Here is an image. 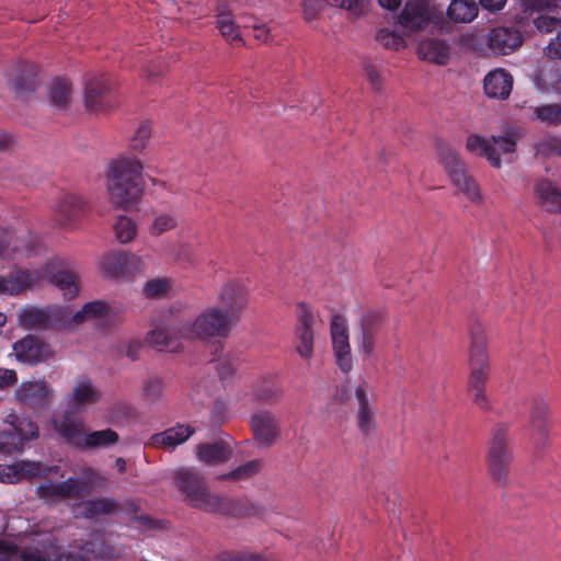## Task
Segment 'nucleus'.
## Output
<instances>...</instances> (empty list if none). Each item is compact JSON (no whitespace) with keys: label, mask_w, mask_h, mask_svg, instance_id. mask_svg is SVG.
I'll list each match as a JSON object with an SVG mask.
<instances>
[{"label":"nucleus","mask_w":561,"mask_h":561,"mask_svg":"<svg viewBox=\"0 0 561 561\" xmlns=\"http://www.w3.org/2000/svg\"><path fill=\"white\" fill-rule=\"evenodd\" d=\"M176 489L192 506L206 513L226 517L255 516L261 508L245 497L233 499L209 492L204 474L194 467L180 468L173 472Z\"/></svg>","instance_id":"1"},{"label":"nucleus","mask_w":561,"mask_h":561,"mask_svg":"<svg viewBox=\"0 0 561 561\" xmlns=\"http://www.w3.org/2000/svg\"><path fill=\"white\" fill-rule=\"evenodd\" d=\"M144 165L139 159L122 156L111 163L107 191L111 201L124 209L137 204L145 190Z\"/></svg>","instance_id":"2"},{"label":"nucleus","mask_w":561,"mask_h":561,"mask_svg":"<svg viewBox=\"0 0 561 561\" xmlns=\"http://www.w3.org/2000/svg\"><path fill=\"white\" fill-rule=\"evenodd\" d=\"M469 368L468 389L472 393L473 403L484 411L491 410L492 404L484 389L489 379L490 362L486 352V337L480 329L471 332Z\"/></svg>","instance_id":"3"},{"label":"nucleus","mask_w":561,"mask_h":561,"mask_svg":"<svg viewBox=\"0 0 561 561\" xmlns=\"http://www.w3.org/2000/svg\"><path fill=\"white\" fill-rule=\"evenodd\" d=\"M398 23L410 31L436 30L440 34L451 32L450 22L445 18L442 5L432 0H407Z\"/></svg>","instance_id":"4"},{"label":"nucleus","mask_w":561,"mask_h":561,"mask_svg":"<svg viewBox=\"0 0 561 561\" xmlns=\"http://www.w3.org/2000/svg\"><path fill=\"white\" fill-rule=\"evenodd\" d=\"M237 320L219 307H213L201 313L192 324L182 325L181 335L184 337H227Z\"/></svg>","instance_id":"5"},{"label":"nucleus","mask_w":561,"mask_h":561,"mask_svg":"<svg viewBox=\"0 0 561 561\" xmlns=\"http://www.w3.org/2000/svg\"><path fill=\"white\" fill-rule=\"evenodd\" d=\"M519 137V131L516 129H510L503 135L489 138L471 135L467 139L466 147L469 151L484 157L493 168H500L501 157H511L515 152L516 141Z\"/></svg>","instance_id":"6"},{"label":"nucleus","mask_w":561,"mask_h":561,"mask_svg":"<svg viewBox=\"0 0 561 561\" xmlns=\"http://www.w3.org/2000/svg\"><path fill=\"white\" fill-rule=\"evenodd\" d=\"M20 324L28 330L70 328V311L59 306H26L19 313Z\"/></svg>","instance_id":"7"},{"label":"nucleus","mask_w":561,"mask_h":561,"mask_svg":"<svg viewBox=\"0 0 561 561\" xmlns=\"http://www.w3.org/2000/svg\"><path fill=\"white\" fill-rule=\"evenodd\" d=\"M439 158L457 190L472 204L481 205L484 198L480 187L467 173L463 163L459 160L455 150L448 146H440Z\"/></svg>","instance_id":"8"},{"label":"nucleus","mask_w":561,"mask_h":561,"mask_svg":"<svg viewBox=\"0 0 561 561\" xmlns=\"http://www.w3.org/2000/svg\"><path fill=\"white\" fill-rule=\"evenodd\" d=\"M507 427L504 424H497L492 431V439L486 455V463L491 477L505 482L508 468L513 462V454L507 445Z\"/></svg>","instance_id":"9"},{"label":"nucleus","mask_w":561,"mask_h":561,"mask_svg":"<svg viewBox=\"0 0 561 561\" xmlns=\"http://www.w3.org/2000/svg\"><path fill=\"white\" fill-rule=\"evenodd\" d=\"M249 426L255 446L262 449L274 446L280 436V420L270 410L253 413Z\"/></svg>","instance_id":"10"},{"label":"nucleus","mask_w":561,"mask_h":561,"mask_svg":"<svg viewBox=\"0 0 561 561\" xmlns=\"http://www.w3.org/2000/svg\"><path fill=\"white\" fill-rule=\"evenodd\" d=\"M330 331L335 364L342 371L348 373L353 367V356L345 318L334 314L331 319Z\"/></svg>","instance_id":"11"},{"label":"nucleus","mask_w":561,"mask_h":561,"mask_svg":"<svg viewBox=\"0 0 561 561\" xmlns=\"http://www.w3.org/2000/svg\"><path fill=\"white\" fill-rule=\"evenodd\" d=\"M100 266L102 272L108 277H130L141 271L142 261L136 254L124 251H111L102 256Z\"/></svg>","instance_id":"12"},{"label":"nucleus","mask_w":561,"mask_h":561,"mask_svg":"<svg viewBox=\"0 0 561 561\" xmlns=\"http://www.w3.org/2000/svg\"><path fill=\"white\" fill-rule=\"evenodd\" d=\"M84 104L90 112L107 111L115 106V96L107 77L91 78L84 87Z\"/></svg>","instance_id":"13"},{"label":"nucleus","mask_w":561,"mask_h":561,"mask_svg":"<svg viewBox=\"0 0 561 561\" xmlns=\"http://www.w3.org/2000/svg\"><path fill=\"white\" fill-rule=\"evenodd\" d=\"M461 44L481 56H504L523 45V37H461Z\"/></svg>","instance_id":"14"},{"label":"nucleus","mask_w":561,"mask_h":561,"mask_svg":"<svg viewBox=\"0 0 561 561\" xmlns=\"http://www.w3.org/2000/svg\"><path fill=\"white\" fill-rule=\"evenodd\" d=\"M297 325L295 329L296 352L305 359L311 358L313 354V323L314 314L309 305L299 302L297 305Z\"/></svg>","instance_id":"15"},{"label":"nucleus","mask_w":561,"mask_h":561,"mask_svg":"<svg viewBox=\"0 0 561 561\" xmlns=\"http://www.w3.org/2000/svg\"><path fill=\"white\" fill-rule=\"evenodd\" d=\"M45 277L42 270H24L16 267L7 275H0V295L16 296L33 288Z\"/></svg>","instance_id":"16"},{"label":"nucleus","mask_w":561,"mask_h":561,"mask_svg":"<svg viewBox=\"0 0 561 561\" xmlns=\"http://www.w3.org/2000/svg\"><path fill=\"white\" fill-rule=\"evenodd\" d=\"M13 352L19 362L31 366L44 363L53 357L49 344L33 335H26L16 341L13 344Z\"/></svg>","instance_id":"17"},{"label":"nucleus","mask_w":561,"mask_h":561,"mask_svg":"<svg viewBox=\"0 0 561 561\" xmlns=\"http://www.w3.org/2000/svg\"><path fill=\"white\" fill-rule=\"evenodd\" d=\"M51 398V389L46 381H24L15 390V399L33 410L48 408Z\"/></svg>","instance_id":"18"},{"label":"nucleus","mask_w":561,"mask_h":561,"mask_svg":"<svg viewBox=\"0 0 561 561\" xmlns=\"http://www.w3.org/2000/svg\"><path fill=\"white\" fill-rule=\"evenodd\" d=\"M483 92L488 99L504 101L513 90V76L503 68L489 71L483 78Z\"/></svg>","instance_id":"19"},{"label":"nucleus","mask_w":561,"mask_h":561,"mask_svg":"<svg viewBox=\"0 0 561 561\" xmlns=\"http://www.w3.org/2000/svg\"><path fill=\"white\" fill-rule=\"evenodd\" d=\"M102 392L87 376L77 379L72 390L67 396L68 408L72 411L98 403Z\"/></svg>","instance_id":"20"},{"label":"nucleus","mask_w":561,"mask_h":561,"mask_svg":"<svg viewBox=\"0 0 561 561\" xmlns=\"http://www.w3.org/2000/svg\"><path fill=\"white\" fill-rule=\"evenodd\" d=\"M38 81V67L30 61H20L12 72L9 85L19 96H24L35 91Z\"/></svg>","instance_id":"21"},{"label":"nucleus","mask_w":561,"mask_h":561,"mask_svg":"<svg viewBox=\"0 0 561 561\" xmlns=\"http://www.w3.org/2000/svg\"><path fill=\"white\" fill-rule=\"evenodd\" d=\"M416 53L424 61L445 65L450 56V45L444 37H417Z\"/></svg>","instance_id":"22"},{"label":"nucleus","mask_w":561,"mask_h":561,"mask_svg":"<svg viewBox=\"0 0 561 561\" xmlns=\"http://www.w3.org/2000/svg\"><path fill=\"white\" fill-rule=\"evenodd\" d=\"M356 425L365 437H370L376 431V410L371 405L365 385L355 388Z\"/></svg>","instance_id":"23"},{"label":"nucleus","mask_w":561,"mask_h":561,"mask_svg":"<svg viewBox=\"0 0 561 561\" xmlns=\"http://www.w3.org/2000/svg\"><path fill=\"white\" fill-rule=\"evenodd\" d=\"M219 301L221 304L219 308L239 321V313L248 305V293L243 286L228 283L219 294Z\"/></svg>","instance_id":"24"},{"label":"nucleus","mask_w":561,"mask_h":561,"mask_svg":"<svg viewBox=\"0 0 561 561\" xmlns=\"http://www.w3.org/2000/svg\"><path fill=\"white\" fill-rule=\"evenodd\" d=\"M536 203L547 211L561 213V188L549 179H539L534 186Z\"/></svg>","instance_id":"25"},{"label":"nucleus","mask_w":561,"mask_h":561,"mask_svg":"<svg viewBox=\"0 0 561 561\" xmlns=\"http://www.w3.org/2000/svg\"><path fill=\"white\" fill-rule=\"evenodd\" d=\"M535 89L546 95L561 94V70L556 66L543 65L531 75Z\"/></svg>","instance_id":"26"},{"label":"nucleus","mask_w":561,"mask_h":561,"mask_svg":"<svg viewBox=\"0 0 561 561\" xmlns=\"http://www.w3.org/2000/svg\"><path fill=\"white\" fill-rule=\"evenodd\" d=\"M87 210V203L76 194H66L55 208L56 219L60 225H69L79 219Z\"/></svg>","instance_id":"27"},{"label":"nucleus","mask_w":561,"mask_h":561,"mask_svg":"<svg viewBox=\"0 0 561 561\" xmlns=\"http://www.w3.org/2000/svg\"><path fill=\"white\" fill-rule=\"evenodd\" d=\"M84 423L81 419L73 417L67 411L59 421L54 422L58 435L67 443L83 448L85 435L83 434Z\"/></svg>","instance_id":"28"},{"label":"nucleus","mask_w":561,"mask_h":561,"mask_svg":"<svg viewBox=\"0 0 561 561\" xmlns=\"http://www.w3.org/2000/svg\"><path fill=\"white\" fill-rule=\"evenodd\" d=\"M182 327L178 329L156 328L147 334L146 341L160 352L175 353L181 350Z\"/></svg>","instance_id":"29"},{"label":"nucleus","mask_w":561,"mask_h":561,"mask_svg":"<svg viewBox=\"0 0 561 561\" xmlns=\"http://www.w3.org/2000/svg\"><path fill=\"white\" fill-rule=\"evenodd\" d=\"M252 390L257 401L268 405L276 404L283 396L280 385L277 382L276 378L271 375L256 379Z\"/></svg>","instance_id":"30"},{"label":"nucleus","mask_w":561,"mask_h":561,"mask_svg":"<svg viewBox=\"0 0 561 561\" xmlns=\"http://www.w3.org/2000/svg\"><path fill=\"white\" fill-rule=\"evenodd\" d=\"M194 432L190 425L178 424L164 432L153 434L150 444L153 447H175L187 440Z\"/></svg>","instance_id":"31"},{"label":"nucleus","mask_w":561,"mask_h":561,"mask_svg":"<svg viewBox=\"0 0 561 561\" xmlns=\"http://www.w3.org/2000/svg\"><path fill=\"white\" fill-rule=\"evenodd\" d=\"M479 13L478 3L474 0H451L445 11V18L454 23H470Z\"/></svg>","instance_id":"32"},{"label":"nucleus","mask_w":561,"mask_h":561,"mask_svg":"<svg viewBox=\"0 0 561 561\" xmlns=\"http://www.w3.org/2000/svg\"><path fill=\"white\" fill-rule=\"evenodd\" d=\"M196 454L201 461L207 465L226 462L232 455L230 446L224 442L199 444Z\"/></svg>","instance_id":"33"},{"label":"nucleus","mask_w":561,"mask_h":561,"mask_svg":"<svg viewBox=\"0 0 561 561\" xmlns=\"http://www.w3.org/2000/svg\"><path fill=\"white\" fill-rule=\"evenodd\" d=\"M381 313L376 311H367L360 321L362 327V345L365 353H370L375 345V335L381 328Z\"/></svg>","instance_id":"34"},{"label":"nucleus","mask_w":561,"mask_h":561,"mask_svg":"<svg viewBox=\"0 0 561 561\" xmlns=\"http://www.w3.org/2000/svg\"><path fill=\"white\" fill-rule=\"evenodd\" d=\"M81 507L83 517L93 518L99 515L114 514L118 510V503L112 497H99L83 501Z\"/></svg>","instance_id":"35"},{"label":"nucleus","mask_w":561,"mask_h":561,"mask_svg":"<svg viewBox=\"0 0 561 561\" xmlns=\"http://www.w3.org/2000/svg\"><path fill=\"white\" fill-rule=\"evenodd\" d=\"M5 423L11 426V430L15 435L21 437V442L23 444L26 440L36 438L38 436V426L30 417L9 414L5 419Z\"/></svg>","instance_id":"36"},{"label":"nucleus","mask_w":561,"mask_h":561,"mask_svg":"<svg viewBox=\"0 0 561 561\" xmlns=\"http://www.w3.org/2000/svg\"><path fill=\"white\" fill-rule=\"evenodd\" d=\"M41 472V465L38 462L22 461L14 466H8L0 469V481L14 482L20 476L33 478Z\"/></svg>","instance_id":"37"},{"label":"nucleus","mask_w":561,"mask_h":561,"mask_svg":"<svg viewBox=\"0 0 561 561\" xmlns=\"http://www.w3.org/2000/svg\"><path fill=\"white\" fill-rule=\"evenodd\" d=\"M107 312L108 307L105 302L100 300L90 301L73 314L70 312V328L73 324H80L88 319L103 318Z\"/></svg>","instance_id":"38"},{"label":"nucleus","mask_w":561,"mask_h":561,"mask_svg":"<svg viewBox=\"0 0 561 561\" xmlns=\"http://www.w3.org/2000/svg\"><path fill=\"white\" fill-rule=\"evenodd\" d=\"M72 85L66 78H56L50 85L49 99L54 106L66 108L71 101Z\"/></svg>","instance_id":"39"},{"label":"nucleus","mask_w":561,"mask_h":561,"mask_svg":"<svg viewBox=\"0 0 561 561\" xmlns=\"http://www.w3.org/2000/svg\"><path fill=\"white\" fill-rule=\"evenodd\" d=\"M59 491L60 499H81L89 494V485L88 483L80 479L70 477L61 482H59Z\"/></svg>","instance_id":"40"},{"label":"nucleus","mask_w":561,"mask_h":561,"mask_svg":"<svg viewBox=\"0 0 561 561\" xmlns=\"http://www.w3.org/2000/svg\"><path fill=\"white\" fill-rule=\"evenodd\" d=\"M117 442L118 434L111 428L94 431L85 435L83 448L107 447Z\"/></svg>","instance_id":"41"},{"label":"nucleus","mask_w":561,"mask_h":561,"mask_svg":"<svg viewBox=\"0 0 561 561\" xmlns=\"http://www.w3.org/2000/svg\"><path fill=\"white\" fill-rule=\"evenodd\" d=\"M50 282L55 284L67 299L75 298L78 294L77 276L69 271H59L54 274Z\"/></svg>","instance_id":"42"},{"label":"nucleus","mask_w":561,"mask_h":561,"mask_svg":"<svg viewBox=\"0 0 561 561\" xmlns=\"http://www.w3.org/2000/svg\"><path fill=\"white\" fill-rule=\"evenodd\" d=\"M534 148L540 157L561 156V135L547 134L536 141Z\"/></svg>","instance_id":"43"},{"label":"nucleus","mask_w":561,"mask_h":561,"mask_svg":"<svg viewBox=\"0 0 561 561\" xmlns=\"http://www.w3.org/2000/svg\"><path fill=\"white\" fill-rule=\"evenodd\" d=\"M261 461L253 459L237 467L236 469L218 476L219 480L244 481L259 473Z\"/></svg>","instance_id":"44"},{"label":"nucleus","mask_w":561,"mask_h":561,"mask_svg":"<svg viewBox=\"0 0 561 561\" xmlns=\"http://www.w3.org/2000/svg\"><path fill=\"white\" fill-rule=\"evenodd\" d=\"M533 118L546 125H561V104L551 103L536 106Z\"/></svg>","instance_id":"45"},{"label":"nucleus","mask_w":561,"mask_h":561,"mask_svg":"<svg viewBox=\"0 0 561 561\" xmlns=\"http://www.w3.org/2000/svg\"><path fill=\"white\" fill-rule=\"evenodd\" d=\"M163 389L164 383L159 376L148 377L142 381V396L145 401L149 404H154L161 400Z\"/></svg>","instance_id":"46"},{"label":"nucleus","mask_w":561,"mask_h":561,"mask_svg":"<svg viewBox=\"0 0 561 561\" xmlns=\"http://www.w3.org/2000/svg\"><path fill=\"white\" fill-rule=\"evenodd\" d=\"M364 75L370 84V89L375 92H381L383 87V78H382V60L375 62L373 60H367L363 65Z\"/></svg>","instance_id":"47"},{"label":"nucleus","mask_w":561,"mask_h":561,"mask_svg":"<svg viewBox=\"0 0 561 561\" xmlns=\"http://www.w3.org/2000/svg\"><path fill=\"white\" fill-rule=\"evenodd\" d=\"M23 446L21 437L15 435L11 428L0 431V454L11 456L14 453H21Z\"/></svg>","instance_id":"48"},{"label":"nucleus","mask_w":561,"mask_h":561,"mask_svg":"<svg viewBox=\"0 0 561 561\" xmlns=\"http://www.w3.org/2000/svg\"><path fill=\"white\" fill-rule=\"evenodd\" d=\"M116 239L126 243L134 239L137 232L136 224L126 216H119L114 225Z\"/></svg>","instance_id":"49"},{"label":"nucleus","mask_w":561,"mask_h":561,"mask_svg":"<svg viewBox=\"0 0 561 561\" xmlns=\"http://www.w3.org/2000/svg\"><path fill=\"white\" fill-rule=\"evenodd\" d=\"M534 24L541 33H557V35H561V19L539 15L534 20Z\"/></svg>","instance_id":"50"},{"label":"nucleus","mask_w":561,"mask_h":561,"mask_svg":"<svg viewBox=\"0 0 561 561\" xmlns=\"http://www.w3.org/2000/svg\"><path fill=\"white\" fill-rule=\"evenodd\" d=\"M167 67L161 57L151 60L144 70V79L154 84L159 81V78L165 72Z\"/></svg>","instance_id":"51"},{"label":"nucleus","mask_w":561,"mask_h":561,"mask_svg":"<svg viewBox=\"0 0 561 561\" xmlns=\"http://www.w3.org/2000/svg\"><path fill=\"white\" fill-rule=\"evenodd\" d=\"M548 407L545 403L534 407L530 413V426L534 432L542 434L546 427Z\"/></svg>","instance_id":"52"},{"label":"nucleus","mask_w":561,"mask_h":561,"mask_svg":"<svg viewBox=\"0 0 561 561\" xmlns=\"http://www.w3.org/2000/svg\"><path fill=\"white\" fill-rule=\"evenodd\" d=\"M237 367L238 364L236 358L229 356L217 359L215 366L218 376L222 382L228 381L232 377V375L237 370Z\"/></svg>","instance_id":"53"},{"label":"nucleus","mask_w":561,"mask_h":561,"mask_svg":"<svg viewBox=\"0 0 561 561\" xmlns=\"http://www.w3.org/2000/svg\"><path fill=\"white\" fill-rule=\"evenodd\" d=\"M151 135V127L148 123H142L137 128L134 137L129 141L130 149L140 151L146 147L147 141Z\"/></svg>","instance_id":"54"},{"label":"nucleus","mask_w":561,"mask_h":561,"mask_svg":"<svg viewBox=\"0 0 561 561\" xmlns=\"http://www.w3.org/2000/svg\"><path fill=\"white\" fill-rule=\"evenodd\" d=\"M169 289V282L162 278L148 280L144 287V294L148 298L160 297Z\"/></svg>","instance_id":"55"},{"label":"nucleus","mask_w":561,"mask_h":561,"mask_svg":"<svg viewBox=\"0 0 561 561\" xmlns=\"http://www.w3.org/2000/svg\"><path fill=\"white\" fill-rule=\"evenodd\" d=\"M176 226V219L170 215H160L156 217L153 224L151 226V233L156 236H160Z\"/></svg>","instance_id":"56"},{"label":"nucleus","mask_w":561,"mask_h":561,"mask_svg":"<svg viewBox=\"0 0 561 561\" xmlns=\"http://www.w3.org/2000/svg\"><path fill=\"white\" fill-rule=\"evenodd\" d=\"M23 549L0 540V561H22Z\"/></svg>","instance_id":"57"},{"label":"nucleus","mask_w":561,"mask_h":561,"mask_svg":"<svg viewBox=\"0 0 561 561\" xmlns=\"http://www.w3.org/2000/svg\"><path fill=\"white\" fill-rule=\"evenodd\" d=\"M37 493L39 497L49 500V499H60L59 491V482H54L51 480L44 481L37 486Z\"/></svg>","instance_id":"58"},{"label":"nucleus","mask_w":561,"mask_h":561,"mask_svg":"<svg viewBox=\"0 0 561 561\" xmlns=\"http://www.w3.org/2000/svg\"><path fill=\"white\" fill-rule=\"evenodd\" d=\"M217 26L219 28L220 35H230L234 32V24L231 18V14L228 12H222L217 15Z\"/></svg>","instance_id":"59"},{"label":"nucleus","mask_w":561,"mask_h":561,"mask_svg":"<svg viewBox=\"0 0 561 561\" xmlns=\"http://www.w3.org/2000/svg\"><path fill=\"white\" fill-rule=\"evenodd\" d=\"M526 10L542 11L558 7L557 0H523Z\"/></svg>","instance_id":"60"},{"label":"nucleus","mask_w":561,"mask_h":561,"mask_svg":"<svg viewBox=\"0 0 561 561\" xmlns=\"http://www.w3.org/2000/svg\"><path fill=\"white\" fill-rule=\"evenodd\" d=\"M220 561H264L260 556L244 552H224Z\"/></svg>","instance_id":"61"},{"label":"nucleus","mask_w":561,"mask_h":561,"mask_svg":"<svg viewBox=\"0 0 561 561\" xmlns=\"http://www.w3.org/2000/svg\"><path fill=\"white\" fill-rule=\"evenodd\" d=\"M176 261L185 266L194 263L193 249L187 244L180 245L176 253Z\"/></svg>","instance_id":"62"},{"label":"nucleus","mask_w":561,"mask_h":561,"mask_svg":"<svg viewBox=\"0 0 561 561\" xmlns=\"http://www.w3.org/2000/svg\"><path fill=\"white\" fill-rule=\"evenodd\" d=\"M545 54L551 59L561 60V37H551L549 44L545 47Z\"/></svg>","instance_id":"63"},{"label":"nucleus","mask_w":561,"mask_h":561,"mask_svg":"<svg viewBox=\"0 0 561 561\" xmlns=\"http://www.w3.org/2000/svg\"><path fill=\"white\" fill-rule=\"evenodd\" d=\"M22 561H48L49 559L38 549L25 548L22 553Z\"/></svg>","instance_id":"64"}]
</instances>
